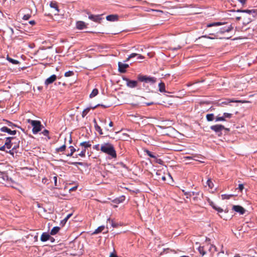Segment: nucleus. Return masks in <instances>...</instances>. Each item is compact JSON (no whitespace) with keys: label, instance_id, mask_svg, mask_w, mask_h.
Instances as JSON below:
<instances>
[{"label":"nucleus","instance_id":"nucleus-37","mask_svg":"<svg viewBox=\"0 0 257 257\" xmlns=\"http://www.w3.org/2000/svg\"><path fill=\"white\" fill-rule=\"evenodd\" d=\"M32 12L30 14H25L23 17V19L28 20L31 17Z\"/></svg>","mask_w":257,"mask_h":257},{"label":"nucleus","instance_id":"nucleus-6","mask_svg":"<svg viewBox=\"0 0 257 257\" xmlns=\"http://www.w3.org/2000/svg\"><path fill=\"white\" fill-rule=\"evenodd\" d=\"M232 210L240 215H243L245 212V209L240 205H233L232 206Z\"/></svg>","mask_w":257,"mask_h":257},{"label":"nucleus","instance_id":"nucleus-18","mask_svg":"<svg viewBox=\"0 0 257 257\" xmlns=\"http://www.w3.org/2000/svg\"><path fill=\"white\" fill-rule=\"evenodd\" d=\"M0 178L2 179L4 181H9V177L7 175V173L2 172L0 171Z\"/></svg>","mask_w":257,"mask_h":257},{"label":"nucleus","instance_id":"nucleus-2","mask_svg":"<svg viewBox=\"0 0 257 257\" xmlns=\"http://www.w3.org/2000/svg\"><path fill=\"white\" fill-rule=\"evenodd\" d=\"M239 10H229L226 12V19L231 20L234 21H239L241 17L239 16Z\"/></svg>","mask_w":257,"mask_h":257},{"label":"nucleus","instance_id":"nucleus-55","mask_svg":"<svg viewBox=\"0 0 257 257\" xmlns=\"http://www.w3.org/2000/svg\"><path fill=\"white\" fill-rule=\"evenodd\" d=\"M70 164L74 165H76L77 164L82 165V163L81 162H72V163H71Z\"/></svg>","mask_w":257,"mask_h":257},{"label":"nucleus","instance_id":"nucleus-10","mask_svg":"<svg viewBox=\"0 0 257 257\" xmlns=\"http://www.w3.org/2000/svg\"><path fill=\"white\" fill-rule=\"evenodd\" d=\"M124 80L126 82V85L130 88H135L137 86L138 82L136 80H131L128 78Z\"/></svg>","mask_w":257,"mask_h":257},{"label":"nucleus","instance_id":"nucleus-33","mask_svg":"<svg viewBox=\"0 0 257 257\" xmlns=\"http://www.w3.org/2000/svg\"><path fill=\"white\" fill-rule=\"evenodd\" d=\"M154 159V162L158 163L160 165H163L164 163V162L161 159H158L156 156H155V158H153Z\"/></svg>","mask_w":257,"mask_h":257},{"label":"nucleus","instance_id":"nucleus-23","mask_svg":"<svg viewBox=\"0 0 257 257\" xmlns=\"http://www.w3.org/2000/svg\"><path fill=\"white\" fill-rule=\"evenodd\" d=\"M66 148V145L64 144L59 148H57L55 149L56 153H59L60 152H63L65 151Z\"/></svg>","mask_w":257,"mask_h":257},{"label":"nucleus","instance_id":"nucleus-48","mask_svg":"<svg viewBox=\"0 0 257 257\" xmlns=\"http://www.w3.org/2000/svg\"><path fill=\"white\" fill-rule=\"evenodd\" d=\"M19 143H18V144L15 143L14 145L12 147L13 150H16L17 148H19Z\"/></svg>","mask_w":257,"mask_h":257},{"label":"nucleus","instance_id":"nucleus-11","mask_svg":"<svg viewBox=\"0 0 257 257\" xmlns=\"http://www.w3.org/2000/svg\"><path fill=\"white\" fill-rule=\"evenodd\" d=\"M14 139H15L14 137H8L6 138L5 146L8 149H10L13 147V143H12V140Z\"/></svg>","mask_w":257,"mask_h":257},{"label":"nucleus","instance_id":"nucleus-26","mask_svg":"<svg viewBox=\"0 0 257 257\" xmlns=\"http://www.w3.org/2000/svg\"><path fill=\"white\" fill-rule=\"evenodd\" d=\"M239 12L246 13L248 14H253L256 13V10H239Z\"/></svg>","mask_w":257,"mask_h":257},{"label":"nucleus","instance_id":"nucleus-58","mask_svg":"<svg viewBox=\"0 0 257 257\" xmlns=\"http://www.w3.org/2000/svg\"><path fill=\"white\" fill-rule=\"evenodd\" d=\"M232 114L230 113H226V118H230L232 116Z\"/></svg>","mask_w":257,"mask_h":257},{"label":"nucleus","instance_id":"nucleus-14","mask_svg":"<svg viewBox=\"0 0 257 257\" xmlns=\"http://www.w3.org/2000/svg\"><path fill=\"white\" fill-rule=\"evenodd\" d=\"M106 19L108 21L115 22L118 20V16L117 15H110L106 17Z\"/></svg>","mask_w":257,"mask_h":257},{"label":"nucleus","instance_id":"nucleus-56","mask_svg":"<svg viewBox=\"0 0 257 257\" xmlns=\"http://www.w3.org/2000/svg\"><path fill=\"white\" fill-rule=\"evenodd\" d=\"M53 180H54V181L55 186H57V176H54L53 177Z\"/></svg>","mask_w":257,"mask_h":257},{"label":"nucleus","instance_id":"nucleus-19","mask_svg":"<svg viewBox=\"0 0 257 257\" xmlns=\"http://www.w3.org/2000/svg\"><path fill=\"white\" fill-rule=\"evenodd\" d=\"M88 18L90 20L95 22H98L101 20L99 16H94L93 15H89L88 16Z\"/></svg>","mask_w":257,"mask_h":257},{"label":"nucleus","instance_id":"nucleus-28","mask_svg":"<svg viewBox=\"0 0 257 257\" xmlns=\"http://www.w3.org/2000/svg\"><path fill=\"white\" fill-rule=\"evenodd\" d=\"M206 185L208 186L209 189H212L214 187V184L210 179L207 180Z\"/></svg>","mask_w":257,"mask_h":257},{"label":"nucleus","instance_id":"nucleus-46","mask_svg":"<svg viewBox=\"0 0 257 257\" xmlns=\"http://www.w3.org/2000/svg\"><path fill=\"white\" fill-rule=\"evenodd\" d=\"M221 25V24L220 23H211L210 24H208L207 25V27H212V26H218V25Z\"/></svg>","mask_w":257,"mask_h":257},{"label":"nucleus","instance_id":"nucleus-54","mask_svg":"<svg viewBox=\"0 0 257 257\" xmlns=\"http://www.w3.org/2000/svg\"><path fill=\"white\" fill-rule=\"evenodd\" d=\"M136 56H138V59H143L145 58L144 56H143V55H142L141 54H137Z\"/></svg>","mask_w":257,"mask_h":257},{"label":"nucleus","instance_id":"nucleus-51","mask_svg":"<svg viewBox=\"0 0 257 257\" xmlns=\"http://www.w3.org/2000/svg\"><path fill=\"white\" fill-rule=\"evenodd\" d=\"M42 182L44 184H48L49 183L48 180L46 178H44L42 179Z\"/></svg>","mask_w":257,"mask_h":257},{"label":"nucleus","instance_id":"nucleus-24","mask_svg":"<svg viewBox=\"0 0 257 257\" xmlns=\"http://www.w3.org/2000/svg\"><path fill=\"white\" fill-rule=\"evenodd\" d=\"M159 90L161 92H166L165 85L164 82H161L159 84Z\"/></svg>","mask_w":257,"mask_h":257},{"label":"nucleus","instance_id":"nucleus-29","mask_svg":"<svg viewBox=\"0 0 257 257\" xmlns=\"http://www.w3.org/2000/svg\"><path fill=\"white\" fill-rule=\"evenodd\" d=\"M206 119L208 121H211L214 120V115L213 113L207 114L206 116Z\"/></svg>","mask_w":257,"mask_h":257},{"label":"nucleus","instance_id":"nucleus-45","mask_svg":"<svg viewBox=\"0 0 257 257\" xmlns=\"http://www.w3.org/2000/svg\"><path fill=\"white\" fill-rule=\"evenodd\" d=\"M49 131L47 130H44L43 132H42V134L44 136H48V138L49 139H50V137H49L48 135H49Z\"/></svg>","mask_w":257,"mask_h":257},{"label":"nucleus","instance_id":"nucleus-57","mask_svg":"<svg viewBox=\"0 0 257 257\" xmlns=\"http://www.w3.org/2000/svg\"><path fill=\"white\" fill-rule=\"evenodd\" d=\"M124 199H125V197L122 196L121 197H120L119 198V202H122L124 200Z\"/></svg>","mask_w":257,"mask_h":257},{"label":"nucleus","instance_id":"nucleus-59","mask_svg":"<svg viewBox=\"0 0 257 257\" xmlns=\"http://www.w3.org/2000/svg\"><path fill=\"white\" fill-rule=\"evenodd\" d=\"M109 221H111V224H112V226L113 227H116V226H117V225H116V224H115V223L113 222V221H112V220H110V219H109Z\"/></svg>","mask_w":257,"mask_h":257},{"label":"nucleus","instance_id":"nucleus-43","mask_svg":"<svg viewBox=\"0 0 257 257\" xmlns=\"http://www.w3.org/2000/svg\"><path fill=\"white\" fill-rule=\"evenodd\" d=\"M86 149H83L81 152L78 154V156L81 157H84L85 156Z\"/></svg>","mask_w":257,"mask_h":257},{"label":"nucleus","instance_id":"nucleus-60","mask_svg":"<svg viewBox=\"0 0 257 257\" xmlns=\"http://www.w3.org/2000/svg\"><path fill=\"white\" fill-rule=\"evenodd\" d=\"M29 23L32 25H34L36 24V22L34 20L30 21Z\"/></svg>","mask_w":257,"mask_h":257},{"label":"nucleus","instance_id":"nucleus-35","mask_svg":"<svg viewBox=\"0 0 257 257\" xmlns=\"http://www.w3.org/2000/svg\"><path fill=\"white\" fill-rule=\"evenodd\" d=\"M216 121H224L225 120V113H223V115L222 116H217L215 118Z\"/></svg>","mask_w":257,"mask_h":257},{"label":"nucleus","instance_id":"nucleus-5","mask_svg":"<svg viewBox=\"0 0 257 257\" xmlns=\"http://www.w3.org/2000/svg\"><path fill=\"white\" fill-rule=\"evenodd\" d=\"M211 130L214 131L218 136L221 134V132L225 130V127L223 125L216 124L210 126Z\"/></svg>","mask_w":257,"mask_h":257},{"label":"nucleus","instance_id":"nucleus-34","mask_svg":"<svg viewBox=\"0 0 257 257\" xmlns=\"http://www.w3.org/2000/svg\"><path fill=\"white\" fill-rule=\"evenodd\" d=\"M90 110V107L86 108V109H84L82 113V117H84L87 113L89 112V111Z\"/></svg>","mask_w":257,"mask_h":257},{"label":"nucleus","instance_id":"nucleus-32","mask_svg":"<svg viewBox=\"0 0 257 257\" xmlns=\"http://www.w3.org/2000/svg\"><path fill=\"white\" fill-rule=\"evenodd\" d=\"M70 153L67 154L66 156L68 157H71L73 153L76 151V149L73 146H70Z\"/></svg>","mask_w":257,"mask_h":257},{"label":"nucleus","instance_id":"nucleus-30","mask_svg":"<svg viewBox=\"0 0 257 257\" xmlns=\"http://www.w3.org/2000/svg\"><path fill=\"white\" fill-rule=\"evenodd\" d=\"M7 59L11 63H12V64H18L20 63L19 61L17 60H15V59H13L9 57H7Z\"/></svg>","mask_w":257,"mask_h":257},{"label":"nucleus","instance_id":"nucleus-16","mask_svg":"<svg viewBox=\"0 0 257 257\" xmlns=\"http://www.w3.org/2000/svg\"><path fill=\"white\" fill-rule=\"evenodd\" d=\"M76 27L79 30H82L85 28L86 27L84 22L79 21L76 23Z\"/></svg>","mask_w":257,"mask_h":257},{"label":"nucleus","instance_id":"nucleus-17","mask_svg":"<svg viewBox=\"0 0 257 257\" xmlns=\"http://www.w3.org/2000/svg\"><path fill=\"white\" fill-rule=\"evenodd\" d=\"M198 251L200 254H202V255H204L205 254H206V251H207V247H206V245H203L202 246H199L198 247Z\"/></svg>","mask_w":257,"mask_h":257},{"label":"nucleus","instance_id":"nucleus-40","mask_svg":"<svg viewBox=\"0 0 257 257\" xmlns=\"http://www.w3.org/2000/svg\"><path fill=\"white\" fill-rule=\"evenodd\" d=\"M137 55V53H132L131 55L128 56V57L126 59L124 62H127L130 59L136 57Z\"/></svg>","mask_w":257,"mask_h":257},{"label":"nucleus","instance_id":"nucleus-41","mask_svg":"<svg viewBox=\"0 0 257 257\" xmlns=\"http://www.w3.org/2000/svg\"><path fill=\"white\" fill-rule=\"evenodd\" d=\"M74 74V73L73 71H69L65 73L64 76L65 77H70Z\"/></svg>","mask_w":257,"mask_h":257},{"label":"nucleus","instance_id":"nucleus-7","mask_svg":"<svg viewBox=\"0 0 257 257\" xmlns=\"http://www.w3.org/2000/svg\"><path fill=\"white\" fill-rule=\"evenodd\" d=\"M231 102H239L242 103H251V101L248 100H236L235 99H226V105H230Z\"/></svg>","mask_w":257,"mask_h":257},{"label":"nucleus","instance_id":"nucleus-15","mask_svg":"<svg viewBox=\"0 0 257 257\" xmlns=\"http://www.w3.org/2000/svg\"><path fill=\"white\" fill-rule=\"evenodd\" d=\"M50 238V235L49 234L44 232L41 235L40 239L42 241L44 242L47 241Z\"/></svg>","mask_w":257,"mask_h":257},{"label":"nucleus","instance_id":"nucleus-25","mask_svg":"<svg viewBox=\"0 0 257 257\" xmlns=\"http://www.w3.org/2000/svg\"><path fill=\"white\" fill-rule=\"evenodd\" d=\"M104 229V226H100L99 227H98L96 229H95V230L93 232V234H98L100 232H101V231H102Z\"/></svg>","mask_w":257,"mask_h":257},{"label":"nucleus","instance_id":"nucleus-64","mask_svg":"<svg viewBox=\"0 0 257 257\" xmlns=\"http://www.w3.org/2000/svg\"><path fill=\"white\" fill-rule=\"evenodd\" d=\"M6 148V147H5V145L3 146H2L1 147H0V150L1 151H5Z\"/></svg>","mask_w":257,"mask_h":257},{"label":"nucleus","instance_id":"nucleus-4","mask_svg":"<svg viewBox=\"0 0 257 257\" xmlns=\"http://www.w3.org/2000/svg\"><path fill=\"white\" fill-rule=\"evenodd\" d=\"M138 80L141 82H145L146 83H155L157 79L154 77L148 76L147 75H139Z\"/></svg>","mask_w":257,"mask_h":257},{"label":"nucleus","instance_id":"nucleus-8","mask_svg":"<svg viewBox=\"0 0 257 257\" xmlns=\"http://www.w3.org/2000/svg\"><path fill=\"white\" fill-rule=\"evenodd\" d=\"M118 71L120 73H125L126 72V69L129 67V65L127 64H123L120 62L118 63Z\"/></svg>","mask_w":257,"mask_h":257},{"label":"nucleus","instance_id":"nucleus-36","mask_svg":"<svg viewBox=\"0 0 257 257\" xmlns=\"http://www.w3.org/2000/svg\"><path fill=\"white\" fill-rule=\"evenodd\" d=\"M3 121L6 122V123L8 124V125L12 128H13L14 127L17 126V125L16 124H14L13 122L8 120L4 119Z\"/></svg>","mask_w":257,"mask_h":257},{"label":"nucleus","instance_id":"nucleus-38","mask_svg":"<svg viewBox=\"0 0 257 257\" xmlns=\"http://www.w3.org/2000/svg\"><path fill=\"white\" fill-rule=\"evenodd\" d=\"M230 32H231L232 34H234L235 32V31L233 30V28L231 25H230V26L228 27L227 29H226V32L229 33Z\"/></svg>","mask_w":257,"mask_h":257},{"label":"nucleus","instance_id":"nucleus-20","mask_svg":"<svg viewBox=\"0 0 257 257\" xmlns=\"http://www.w3.org/2000/svg\"><path fill=\"white\" fill-rule=\"evenodd\" d=\"M50 6L52 8H54L57 14L59 13V10L57 6V3L56 2H51L50 3Z\"/></svg>","mask_w":257,"mask_h":257},{"label":"nucleus","instance_id":"nucleus-39","mask_svg":"<svg viewBox=\"0 0 257 257\" xmlns=\"http://www.w3.org/2000/svg\"><path fill=\"white\" fill-rule=\"evenodd\" d=\"M145 152L146 153L147 155L149 156L150 157H151L153 159V158H155V156L153 154V153H152L150 151L146 150L145 151Z\"/></svg>","mask_w":257,"mask_h":257},{"label":"nucleus","instance_id":"nucleus-49","mask_svg":"<svg viewBox=\"0 0 257 257\" xmlns=\"http://www.w3.org/2000/svg\"><path fill=\"white\" fill-rule=\"evenodd\" d=\"M100 146H99V145H96L95 146H93V149L97 150V151H100Z\"/></svg>","mask_w":257,"mask_h":257},{"label":"nucleus","instance_id":"nucleus-61","mask_svg":"<svg viewBox=\"0 0 257 257\" xmlns=\"http://www.w3.org/2000/svg\"><path fill=\"white\" fill-rule=\"evenodd\" d=\"M109 257H118V256H117L116 254L113 253H111L110 254V256Z\"/></svg>","mask_w":257,"mask_h":257},{"label":"nucleus","instance_id":"nucleus-22","mask_svg":"<svg viewBox=\"0 0 257 257\" xmlns=\"http://www.w3.org/2000/svg\"><path fill=\"white\" fill-rule=\"evenodd\" d=\"M206 247H207V250H208L211 253L213 252L216 250V247L212 244H208L206 245Z\"/></svg>","mask_w":257,"mask_h":257},{"label":"nucleus","instance_id":"nucleus-27","mask_svg":"<svg viewBox=\"0 0 257 257\" xmlns=\"http://www.w3.org/2000/svg\"><path fill=\"white\" fill-rule=\"evenodd\" d=\"M80 146L84 147V149H86L87 148H89L91 147V144L89 142H83L80 143Z\"/></svg>","mask_w":257,"mask_h":257},{"label":"nucleus","instance_id":"nucleus-44","mask_svg":"<svg viewBox=\"0 0 257 257\" xmlns=\"http://www.w3.org/2000/svg\"><path fill=\"white\" fill-rule=\"evenodd\" d=\"M95 129L96 131L98 132L100 135L103 134L102 129L99 125L96 126V128H95Z\"/></svg>","mask_w":257,"mask_h":257},{"label":"nucleus","instance_id":"nucleus-31","mask_svg":"<svg viewBox=\"0 0 257 257\" xmlns=\"http://www.w3.org/2000/svg\"><path fill=\"white\" fill-rule=\"evenodd\" d=\"M98 91L97 89L95 88V89H94L92 91V92H91V93H90V96H90V98H92V97H93L95 96L96 95H97V94H98Z\"/></svg>","mask_w":257,"mask_h":257},{"label":"nucleus","instance_id":"nucleus-21","mask_svg":"<svg viewBox=\"0 0 257 257\" xmlns=\"http://www.w3.org/2000/svg\"><path fill=\"white\" fill-rule=\"evenodd\" d=\"M60 229V228L58 226L54 227L51 230L50 234L52 235L56 234L59 232Z\"/></svg>","mask_w":257,"mask_h":257},{"label":"nucleus","instance_id":"nucleus-50","mask_svg":"<svg viewBox=\"0 0 257 257\" xmlns=\"http://www.w3.org/2000/svg\"><path fill=\"white\" fill-rule=\"evenodd\" d=\"M186 195H189V196H187V198L191 197L192 196L194 195L195 193L194 192H189V193H185Z\"/></svg>","mask_w":257,"mask_h":257},{"label":"nucleus","instance_id":"nucleus-63","mask_svg":"<svg viewBox=\"0 0 257 257\" xmlns=\"http://www.w3.org/2000/svg\"><path fill=\"white\" fill-rule=\"evenodd\" d=\"M94 124V127L96 128V126L98 125L97 123L96 120L95 119H94L93 120Z\"/></svg>","mask_w":257,"mask_h":257},{"label":"nucleus","instance_id":"nucleus-3","mask_svg":"<svg viewBox=\"0 0 257 257\" xmlns=\"http://www.w3.org/2000/svg\"><path fill=\"white\" fill-rule=\"evenodd\" d=\"M28 121L33 126L32 132L34 134H37L41 130L42 125L40 121L29 119Z\"/></svg>","mask_w":257,"mask_h":257},{"label":"nucleus","instance_id":"nucleus-12","mask_svg":"<svg viewBox=\"0 0 257 257\" xmlns=\"http://www.w3.org/2000/svg\"><path fill=\"white\" fill-rule=\"evenodd\" d=\"M0 131L2 132H5L7 133L10 135H15L16 134L17 131L16 130L12 131L11 129L9 128L8 127L6 126H3L1 128Z\"/></svg>","mask_w":257,"mask_h":257},{"label":"nucleus","instance_id":"nucleus-13","mask_svg":"<svg viewBox=\"0 0 257 257\" xmlns=\"http://www.w3.org/2000/svg\"><path fill=\"white\" fill-rule=\"evenodd\" d=\"M56 79H57L56 75L55 74H53L46 79V80L45 81V84L46 85L51 84V83H53L56 80Z\"/></svg>","mask_w":257,"mask_h":257},{"label":"nucleus","instance_id":"nucleus-47","mask_svg":"<svg viewBox=\"0 0 257 257\" xmlns=\"http://www.w3.org/2000/svg\"><path fill=\"white\" fill-rule=\"evenodd\" d=\"M170 251H172V250L170 249L169 248L164 249L163 251L162 252H161L160 254L162 255L164 253H169L170 252Z\"/></svg>","mask_w":257,"mask_h":257},{"label":"nucleus","instance_id":"nucleus-42","mask_svg":"<svg viewBox=\"0 0 257 257\" xmlns=\"http://www.w3.org/2000/svg\"><path fill=\"white\" fill-rule=\"evenodd\" d=\"M211 206H212V207L213 208H214L215 210H217L218 212H223V209H221L220 207H217L216 206H215L213 204V203L212 202L211 203Z\"/></svg>","mask_w":257,"mask_h":257},{"label":"nucleus","instance_id":"nucleus-53","mask_svg":"<svg viewBox=\"0 0 257 257\" xmlns=\"http://www.w3.org/2000/svg\"><path fill=\"white\" fill-rule=\"evenodd\" d=\"M244 188V186L243 184H239L238 185V189L240 191H242V190Z\"/></svg>","mask_w":257,"mask_h":257},{"label":"nucleus","instance_id":"nucleus-1","mask_svg":"<svg viewBox=\"0 0 257 257\" xmlns=\"http://www.w3.org/2000/svg\"><path fill=\"white\" fill-rule=\"evenodd\" d=\"M100 151L102 153L110 156L112 158H116V153L114 147L110 143H104L101 145Z\"/></svg>","mask_w":257,"mask_h":257},{"label":"nucleus","instance_id":"nucleus-62","mask_svg":"<svg viewBox=\"0 0 257 257\" xmlns=\"http://www.w3.org/2000/svg\"><path fill=\"white\" fill-rule=\"evenodd\" d=\"M14 151L15 150H13V149L11 150H10L9 152L7 151V152H9L10 154L12 155H14Z\"/></svg>","mask_w":257,"mask_h":257},{"label":"nucleus","instance_id":"nucleus-9","mask_svg":"<svg viewBox=\"0 0 257 257\" xmlns=\"http://www.w3.org/2000/svg\"><path fill=\"white\" fill-rule=\"evenodd\" d=\"M156 179L158 181H165L166 177L162 170H158L156 173Z\"/></svg>","mask_w":257,"mask_h":257},{"label":"nucleus","instance_id":"nucleus-52","mask_svg":"<svg viewBox=\"0 0 257 257\" xmlns=\"http://www.w3.org/2000/svg\"><path fill=\"white\" fill-rule=\"evenodd\" d=\"M71 215L72 214H69L67 215V216L63 219V221H65V222H66Z\"/></svg>","mask_w":257,"mask_h":257}]
</instances>
